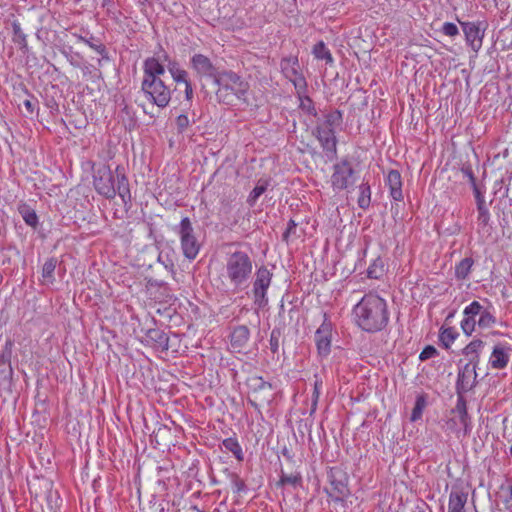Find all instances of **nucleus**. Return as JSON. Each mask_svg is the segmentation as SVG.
Returning a JSON list of instances; mask_svg holds the SVG:
<instances>
[{
    "instance_id": "603ef678",
    "label": "nucleus",
    "mask_w": 512,
    "mask_h": 512,
    "mask_svg": "<svg viewBox=\"0 0 512 512\" xmlns=\"http://www.w3.org/2000/svg\"><path fill=\"white\" fill-rule=\"evenodd\" d=\"M296 227H297V224L294 220H290L287 224V228L285 230V232L283 233V239L284 240H288V237L291 235V234H294L295 233V230H296Z\"/></svg>"
},
{
    "instance_id": "cd10ccee",
    "label": "nucleus",
    "mask_w": 512,
    "mask_h": 512,
    "mask_svg": "<svg viewBox=\"0 0 512 512\" xmlns=\"http://www.w3.org/2000/svg\"><path fill=\"white\" fill-rule=\"evenodd\" d=\"M480 311L481 312L478 314L479 319L477 320V325L482 329L493 327L496 323L495 315L488 308H484L482 304Z\"/></svg>"
},
{
    "instance_id": "dca6fc26",
    "label": "nucleus",
    "mask_w": 512,
    "mask_h": 512,
    "mask_svg": "<svg viewBox=\"0 0 512 512\" xmlns=\"http://www.w3.org/2000/svg\"><path fill=\"white\" fill-rule=\"evenodd\" d=\"M480 308L481 303L476 300L472 301L464 308L460 327L466 336H471L475 332L477 326L476 317L481 312Z\"/></svg>"
},
{
    "instance_id": "58836bf2",
    "label": "nucleus",
    "mask_w": 512,
    "mask_h": 512,
    "mask_svg": "<svg viewBox=\"0 0 512 512\" xmlns=\"http://www.w3.org/2000/svg\"><path fill=\"white\" fill-rule=\"evenodd\" d=\"M168 70L174 82H176L177 84L183 83L184 85H186V83L190 82L188 79V73L185 70L177 67L175 64L169 66Z\"/></svg>"
},
{
    "instance_id": "c9c22d12",
    "label": "nucleus",
    "mask_w": 512,
    "mask_h": 512,
    "mask_svg": "<svg viewBox=\"0 0 512 512\" xmlns=\"http://www.w3.org/2000/svg\"><path fill=\"white\" fill-rule=\"evenodd\" d=\"M342 121V114L340 111H333L330 113H327L324 116V120L320 122L318 125H321L326 128L334 129L337 125H339Z\"/></svg>"
},
{
    "instance_id": "8fccbe9b",
    "label": "nucleus",
    "mask_w": 512,
    "mask_h": 512,
    "mask_svg": "<svg viewBox=\"0 0 512 512\" xmlns=\"http://www.w3.org/2000/svg\"><path fill=\"white\" fill-rule=\"evenodd\" d=\"M438 355L437 349L432 345H427L420 353L419 359L421 361L428 360Z\"/></svg>"
},
{
    "instance_id": "ea45409f",
    "label": "nucleus",
    "mask_w": 512,
    "mask_h": 512,
    "mask_svg": "<svg viewBox=\"0 0 512 512\" xmlns=\"http://www.w3.org/2000/svg\"><path fill=\"white\" fill-rule=\"evenodd\" d=\"M426 407V399L423 395H419L416 398L415 405L413 407L410 420L412 422H415L419 419H421L423 411Z\"/></svg>"
},
{
    "instance_id": "c03bdc74",
    "label": "nucleus",
    "mask_w": 512,
    "mask_h": 512,
    "mask_svg": "<svg viewBox=\"0 0 512 512\" xmlns=\"http://www.w3.org/2000/svg\"><path fill=\"white\" fill-rule=\"evenodd\" d=\"M441 33L448 37H456L459 35V29L455 23L444 22L440 29Z\"/></svg>"
},
{
    "instance_id": "37998d69",
    "label": "nucleus",
    "mask_w": 512,
    "mask_h": 512,
    "mask_svg": "<svg viewBox=\"0 0 512 512\" xmlns=\"http://www.w3.org/2000/svg\"><path fill=\"white\" fill-rule=\"evenodd\" d=\"M147 336L158 343L160 346L167 345L168 338L166 334L157 329H150L147 332Z\"/></svg>"
},
{
    "instance_id": "412c9836",
    "label": "nucleus",
    "mask_w": 512,
    "mask_h": 512,
    "mask_svg": "<svg viewBox=\"0 0 512 512\" xmlns=\"http://www.w3.org/2000/svg\"><path fill=\"white\" fill-rule=\"evenodd\" d=\"M13 369L9 359L0 356V392L11 389Z\"/></svg>"
},
{
    "instance_id": "7c9ffc66",
    "label": "nucleus",
    "mask_w": 512,
    "mask_h": 512,
    "mask_svg": "<svg viewBox=\"0 0 512 512\" xmlns=\"http://www.w3.org/2000/svg\"><path fill=\"white\" fill-rule=\"evenodd\" d=\"M19 213L21 215V217L23 218L24 222L33 227V228H36L37 225H38V216L35 212L34 209L30 208L28 205L26 204H23V205H20L19 208Z\"/></svg>"
},
{
    "instance_id": "13d9d810",
    "label": "nucleus",
    "mask_w": 512,
    "mask_h": 512,
    "mask_svg": "<svg viewBox=\"0 0 512 512\" xmlns=\"http://www.w3.org/2000/svg\"><path fill=\"white\" fill-rule=\"evenodd\" d=\"M110 3V0H101V6L105 7Z\"/></svg>"
},
{
    "instance_id": "f704fd0d",
    "label": "nucleus",
    "mask_w": 512,
    "mask_h": 512,
    "mask_svg": "<svg viewBox=\"0 0 512 512\" xmlns=\"http://www.w3.org/2000/svg\"><path fill=\"white\" fill-rule=\"evenodd\" d=\"M477 212H478L477 225H478L479 230L488 231L487 228L489 227V224H490L489 209L485 205V206L477 207Z\"/></svg>"
},
{
    "instance_id": "2eb2a0df",
    "label": "nucleus",
    "mask_w": 512,
    "mask_h": 512,
    "mask_svg": "<svg viewBox=\"0 0 512 512\" xmlns=\"http://www.w3.org/2000/svg\"><path fill=\"white\" fill-rule=\"evenodd\" d=\"M314 136L319 141L323 151L328 157L336 156L337 152V139L335 136V130L317 125L314 132Z\"/></svg>"
},
{
    "instance_id": "1a4fd4ad",
    "label": "nucleus",
    "mask_w": 512,
    "mask_h": 512,
    "mask_svg": "<svg viewBox=\"0 0 512 512\" xmlns=\"http://www.w3.org/2000/svg\"><path fill=\"white\" fill-rule=\"evenodd\" d=\"M281 72L295 87L297 95L306 93L307 82L300 72L299 61L296 56L285 57L280 62Z\"/></svg>"
},
{
    "instance_id": "aec40b11",
    "label": "nucleus",
    "mask_w": 512,
    "mask_h": 512,
    "mask_svg": "<svg viewBox=\"0 0 512 512\" xmlns=\"http://www.w3.org/2000/svg\"><path fill=\"white\" fill-rule=\"evenodd\" d=\"M331 491L328 493L329 497L335 502H343L344 499L350 494L346 479H336L331 475Z\"/></svg>"
},
{
    "instance_id": "09e8293b",
    "label": "nucleus",
    "mask_w": 512,
    "mask_h": 512,
    "mask_svg": "<svg viewBox=\"0 0 512 512\" xmlns=\"http://www.w3.org/2000/svg\"><path fill=\"white\" fill-rule=\"evenodd\" d=\"M460 171L463 174V176L465 178H467V180L469 181L471 187H474V186L478 185L477 182H476V178L474 176L473 170H472L470 165H463L461 167Z\"/></svg>"
},
{
    "instance_id": "49530a36",
    "label": "nucleus",
    "mask_w": 512,
    "mask_h": 512,
    "mask_svg": "<svg viewBox=\"0 0 512 512\" xmlns=\"http://www.w3.org/2000/svg\"><path fill=\"white\" fill-rule=\"evenodd\" d=\"M63 54L71 65L78 68L81 67L82 57L79 53H73L70 50L69 52L63 51Z\"/></svg>"
},
{
    "instance_id": "c756f323",
    "label": "nucleus",
    "mask_w": 512,
    "mask_h": 512,
    "mask_svg": "<svg viewBox=\"0 0 512 512\" xmlns=\"http://www.w3.org/2000/svg\"><path fill=\"white\" fill-rule=\"evenodd\" d=\"M358 206L362 209H367L371 203V188L368 182H362L359 185V197L357 200Z\"/></svg>"
},
{
    "instance_id": "39448f33",
    "label": "nucleus",
    "mask_w": 512,
    "mask_h": 512,
    "mask_svg": "<svg viewBox=\"0 0 512 512\" xmlns=\"http://www.w3.org/2000/svg\"><path fill=\"white\" fill-rule=\"evenodd\" d=\"M215 84L218 85L216 95L220 100L229 103L228 92H231L237 99L247 102L249 84L235 72L228 71L219 74Z\"/></svg>"
},
{
    "instance_id": "e433bc0d",
    "label": "nucleus",
    "mask_w": 512,
    "mask_h": 512,
    "mask_svg": "<svg viewBox=\"0 0 512 512\" xmlns=\"http://www.w3.org/2000/svg\"><path fill=\"white\" fill-rule=\"evenodd\" d=\"M384 273V262L378 257L376 258L367 269V276L371 279H379Z\"/></svg>"
},
{
    "instance_id": "864d4df0",
    "label": "nucleus",
    "mask_w": 512,
    "mask_h": 512,
    "mask_svg": "<svg viewBox=\"0 0 512 512\" xmlns=\"http://www.w3.org/2000/svg\"><path fill=\"white\" fill-rule=\"evenodd\" d=\"M184 86H185V90H184L185 100L188 103H191V101L193 99V95H194L192 84H191V82H189V83H186V85H184Z\"/></svg>"
},
{
    "instance_id": "4d7b16f0",
    "label": "nucleus",
    "mask_w": 512,
    "mask_h": 512,
    "mask_svg": "<svg viewBox=\"0 0 512 512\" xmlns=\"http://www.w3.org/2000/svg\"><path fill=\"white\" fill-rule=\"evenodd\" d=\"M507 491H508V496L505 499L506 503L512 501V478L507 479Z\"/></svg>"
},
{
    "instance_id": "f8f14e48",
    "label": "nucleus",
    "mask_w": 512,
    "mask_h": 512,
    "mask_svg": "<svg viewBox=\"0 0 512 512\" xmlns=\"http://www.w3.org/2000/svg\"><path fill=\"white\" fill-rule=\"evenodd\" d=\"M315 343L317 353L321 358H326L331 352L332 344V323L324 314V320L315 332Z\"/></svg>"
},
{
    "instance_id": "a19ab883",
    "label": "nucleus",
    "mask_w": 512,
    "mask_h": 512,
    "mask_svg": "<svg viewBox=\"0 0 512 512\" xmlns=\"http://www.w3.org/2000/svg\"><path fill=\"white\" fill-rule=\"evenodd\" d=\"M267 189V182H258L257 185L254 187V189L250 192L248 196V203L249 205L253 206L258 198L266 191Z\"/></svg>"
},
{
    "instance_id": "20e7f679",
    "label": "nucleus",
    "mask_w": 512,
    "mask_h": 512,
    "mask_svg": "<svg viewBox=\"0 0 512 512\" xmlns=\"http://www.w3.org/2000/svg\"><path fill=\"white\" fill-rule=\"evenodd\" d=\"M253 261L244 251H235L227 255L222 277L224 283L239 292L248 286L252 276Z\"/></svg>"
},
{
    "instance_id": "4be33fe9",
    "label": "nucleus",
    "mask_w": 512,
    "mask_h": 512,
    "mask_svg": "<svg viewBox=\"0 0 512 512\" xmlns=\"http://www.w3.org/2000/svg\"><path fill=\"white\" fill-rule=\"evenodd\" d=\"M468 494L462 490H452L449 495L448 512H465Z\"/></svg>"
},
{
    "instance_id": "ddd939ff",
    "label": "nucleus",
    "mask_w": 512,
    "mask_h": 512,
    "mask_svg": "<svg viewBox=\"0 0 512 512\" xmlns=\"http://www.w3.org/2000/svg\"><path fill=\"white\" fill-rule=\"evenodd\" d=\"M248 385L255 396L254 399H248V403L253 408L259 409L258 400L267 403L271 401L273 389L271 383L264 381L262 377H252L249 379Z\"/></svg>"
},
{
    "instance_id": "b1692460",
    "label": "nucleus",
    "mask_w": 512,
    "mask_h": 512,
    "mask_svg": "<svg viewBox=\"0 0 512 512\" xmlns=\"http://www.w3.org/2000/svg\"><path fill=\"white\" fill-rule=\"evenodd\" d=\"M484 345L485 343L482 340L474 339L463 348V355L470 358L468 363H476L478 365L480 353Z\"/></svg>"
},
{
    "instance_id": "3c124183",
    "label": "nucleus",
    "mask_w": 512,
    "mask_h": 512,
    "mask_svg": "<svg viewBox=\"0 0 512 512\" xmlns=\"http://www.w3.org/2000/svg\"><path fill=\"white\" fill-rule=\"evenodd\" d=\"M473 193L475 196L477 207L485 206V197H484V191L480 188L479 185H476L472 187Z\"/></svg>"
},
{
    "instance_id": "9d476101",
    "label": "nucleus",
    "mask_w": 512,
    "mask_h": 512,
    "mask_svg": "<svg viewBox=\"0 0 512 512\" xmlns=\"http://www.w3.org/2000/svg\"><path fill=\"white\" fill-rule=\"evenodd\" d=\"M459 24L463 30L466 44L477 53L483 44L486 23L484 21H459Z\"/></svg>"
},
{
    "instance_id": "5fc2aeb1",
    "label": "nucleus",
    "mask_w": 512,
    "mask_h": 512,
    "mask_svg": "<svg viewBox=\"0 0 512 512\" xmlns=\"http://www.w3.org/2000/svg\"><path fill=\"white\" fill-rule=\"evenodd\" d=\"M270 346H271V350L273 352H277L278 350V338L274 336V331L271 333V338H270Z\"/></svg>"
},
{
    "instance_id": "393cba45",
    "label": "nucleus",
    "mask_w": 512,
    "mask_h": 512,
    "mask_svg": "<svg viewBox=\"0 0 512 512\" xmlns=\"http://www.w3.org/2000/svg\"><path fill=\"white\" fill-rule=\"evenodd\" d=\"M459 337V333L454 327H442L439 332V341L445 349H450L452 344Z\"/></svg>"
},
{
    "instance_id": "4468645a",
    "label": "nucleus",
    "mask_w": 512,
    "mask_h": 512,
    "mask_svg": "<svg viewBox=\"0 0 512 512\" xmlns=\"http://www.w3.org/2000/svg\"><path fill=\"white\" fill-rule=\"evenodd\" d=\"M476 363H466L462 368L459 369L456 390L457 395H462L470 391L476 385L477 379V368Z\"/></svg>"
},
{
    "instance_id": "bb28decb",
    "label": "nucleus",
    "mask_w": 512,
    "mask_h": 512,
    "mask_svg": "<svg viewBox=\"0 0 512 512\" xmlns=\"http://www.w3.org/2000/svg\"><path fill=\"white\" fill-rule=\"evenodd\" d=\"M57 266V260L55 258H49L45 261L41 270L42 282L44 284H53L55 281L54 272Z\"/></svg>"
},
{
    "instance_id": "79ce46f5",
    "label": "nucleus",
    "mask_w": 512,
    "mask_h": 512,
    "mask_svg": "<svg viewBox=\"0 0 512 512\" xmlns=\"http://www.w3.org/2000/svg\"><path fill=\"white\" fill-rule=\"evenodd\" d=\"M298 98L300 100V108L304 112L314 116L317 114L313 101L309 97L305 96V93H303L301 96L298 95Z\"/></svg>"
},
{
    "instance_id": "4c0bfd02",
    "label": "nucleus",
    "mask_w": 512,
    "mask_h": 512,
    "mask_svg": "<svg viewBox=\"0 0 512 512\" xmlns=\"http://www.w3.org/2000/svg\"><path fill=\"white\" fill-rule=\"evenodd\" d=\"M77 39L83 43H85L86 45H88V47H90L91 49H93L95 52H97L99 55L102 56V59H105V60H109V57H108V53H107V50H106V47L102 44V43H95L93 42V38L91 39H86L85 37L81 36V35H78L77 36Z\"/></svg>"
},
{
    "instance_id": "6e6d98bb",
    "label": "nucleus",
    "mask_w": 512,
    "mask_h": 512,
    "mask_svg": "<svg viewBox=\"0 0 512 512\" xmlns=\"http://www.w3.org/2000/svg\"><path fill=\"white\" fill-rule=\"evenodd\" d=\"M23 105L28 111V113L32 114L34 112L35 104L30 99L24 100Z\"/></svg>"
},
{
    "instance_id": "bf43d9fd",
    "label": "nucleus",
    "mask_w": 512,
    "mask_h": 512,
    "mask_svg": "<svg viewBox=\"0 0 512 512\" xmlns=\"http://www.w3.org/2000/svg\"><path fill=\"white\" fill-rule=\"evenodd\" d=\"M509 455L512 457V445L509 448Z\"/></svg>"
},
{
    "instance_id": "9b49d317",
    "label": "nucleus",
    "mask_w": 512,
    "mask_h": 512,
    "mask_svg": "<svg viewBox=\"0 0 512 512\" xmlns=\"http://www.w3.org/2000/svg\"><path fill=\"white\" fill-rule=\"evenodd\" d=\"M354 169L348 160H342L333 166L331 186L334 191L347 189L354 184Z\"/></svg>"
},
{
    "instance_id": "0eeeda50",
    "label": "nucleus",
    "mask_w": 512,
    "mask_h": 512,
    "mask_svg": "<svg viewBox=\"0 0 512 512\" xmlns=\"http://www.w3.org/2000/svg\"><path fill=\"white\" fill-rule=\"evenodd\" d=\"M175 231L179 236L184 257L190 261L194 260L200 252L201 243L195 235L191 220L188 217L182 218Z\"/></svg>"
},
{
    "instance_id": "423d86ee",
    "label": "nucleus",
    "mask_w": 512,
    "mask_h": 512,
    "mask_svg": "<svg viewBox=\"0 0 512 512\" xmlns=\"http://www.w3.org/2000/svg\"><path fill=\"white\" fill-rule=\"evenodd\" d=\"M450 414L451 417L446 420L444 425L445 431L455 434L457 438L470 435L473 424L463 395L457 396L456 405Z\"/></svg>"
},
{
    "instance_id": "7ed1b4c3",
    "label": "nucleus",
    "mask_w": 512,
    "mask_h": 512,
    "mask_svg": "<svg viewBox=\"0 0 512 512\" xmlns=\"http://www.w3.org/2000/svg\"><path fill=\"white\" fill-rule=\"evenodd\" d=\"M120 166H117V186L115 178L109 165L101 164L92 166L93 186L96 192L106 199H113L118 194L124 205L131 202V193L128 179L124 173H120Z\"/></svg>"
},
{
    "instance_id": "473e14b6",
    "label": "nucleus",
    "mask_w": 512,
    "mask_h": 512,
    "mask_svg": "<svg viewBox=\"0 0 512 512\" xmlns=\"http://www.w3.org/2000/svg\"><path fill=\"white\" fill-rule=\"evenodd\" d=\"M314 384H313V391L311 395V414L314 413L317 410L318 401L322 392V386L323 382L322 379L315 374L314 375Z\"/></svg>"
},
{
    "instance_id": "de8ad7c7",
    "label": "nucleus",
    "mask_w": 512,
    "mask_h": 512,
    "mask_svg": "<svg viewBox=\"0 0 512 512\" xmlns=\"http://www.w3.org/2000/svg\"><path fill=\"white\" fill-rule=\"evenodd\" d=\"M191 124V121L187 114H180L176 118V126L179 132H184Z\"/></svg>"
},
{
    "instance_id": "a18cd8bd",
    "label": "nucleus",
    "mask_w": 512,
    "mask_h": 512,
    "mask_svg": "<svg viewBox=\"0 0 512 512\" xmlns=\"http://www.w3.org/2000/svg\"><path fill=\"white\" fill-rule=\"evenodd\" d=\"M301 476L299 474L285 475L283 474L280 478V483L283 485H291L296 487L301 484Z\"/></svg>"
},
{
    "instance_id": "f03ea898",
    "label": "nucleus",
    "mask_w": 512,
    "mask_h": 512,
    "mask_svg": "<svg viewBox=\"0 0 512 512\" xmlns=\"http://www.w3.org/2000/svg\"><path fill=\"white\" fill-rule=\"evenodd\" d=\"M164 75L165 67L157 58L149 57L144 61L141 92L150 104L160 109L169 105L173 92L162 79Z\"/></svg>"
},
{
    "instance_id": "6e6552de",
    "label": "nucleus",
    "mask_w": 512,
    "mask_h": 512,
    "mask_svg": "<svg viewBox=\"0 0 512 512\" xmlns=\"http://www.w3.org/2000/svg\"><path fill=\"white\" fill-rule=\"evenodd\" d=\"M273 274L265 266L256 270L255 279L249 295L253 299V304L257 309H263L268 305L267 291L271 285Z\"/></svg>"
},
{
    "instance_id": "6ab92c4d",
    "label": "nucleus",
    "mask_w": 512,
    "mask_h": 512,
    "mask_svg": "<svg viewBox=\"0 0 512 512\" xmlns=\"http://www.w3.org/2000/svg\"><path fill=\"white\" fill-rule=\"evenodd\" d=\"M386 185L389 188L390 196L395 201L403 200L402 178L398 170H390L386 177Z\"/></svg>"
},
{
    "instance_id": "72a5a7b5",
    "label": "nucleus",
    "mask_w": 512,
    "mask_h": 512,
    "mask_svg": "<svg viewBox=\"0 0 512 512\" xmlns=\"http://www.w3.org/2000/svg\"><path fill=\"white\" fill-rule=\"evenodd\" d=\"M312 52L316 59L325 60L327 63L333 62V57L323 41L315 44Z\"/></svg>"
},
{
    "instance_id": "c85d7f7f",
    "label": "nucleus",
    "mask_w": 512,
    "mask_h": 512,
    "mask_svg": "<svg viewBox=\"0 0 512 512\" xmlns=\"http://www.w3.org/2000/svg\"><path fill=\"white\" fill-rule=\"evenodd\" d=\"M222 445L227 451L231 452L238 461H243V459H244L243 450H242V447L239 444L237 438H235V437L226 438L222 441Z\"/></svg>"
},
{
    "instance_id": "5701e85b",
    "label": "nucleus",
    "mask_w": 512,
    "mask_h": 512,
    "mask_svg": "<svg viewBox=\"0 0 512 512\" xmlns=\"http://www.w3.org/2000/svg\"><path fill=\"white\" fill-rule=\"evenodd\" d=\"M249 338V329L244 325L237 326L233 329L231 333V346L234 349L240 351L248 343Z\"/></svg>"
},
{
    "instance_id": "2f4dec72",
    "label": "nucleus",
    "mask_w": 512,
    "mask_h": 512,
    "mask_svg": "<svg viewBox=\"0 0 512 512\" xmlns=\"http://www.w3.org/2000/svg\"><path fill=\"white\" fill-rule=\"evenodd\" d=\"M12 29H13V38H12L13 42L15 44H17L20 47V49H26L28 46L27 36L22 31L20 23L17 21H14L12 23Z\"/></svg>"
},
{
    "instance_id": "f257e3e1",
    "label": "nucleus",
    "mask_w": 512,
    "mask_h": 512,
    "mask_svg": "<svg viewBox=\"0 0 512 512\" xmlns=\"http://www.w3.org/2000/svg\"><path fill=\"white\" fill-rule=\"evenodd\" d=\"M356 325L368 333H376L386 328L390 313L384 298L375 293L365 294L353 307Z\"/></svg>"
},
{
    "instance_id": "f3484780",
    "label": "nucleus",
    "mask_w": 512,
    "mask_h": 512,
    "mask_svg": "<svg viewBox=\"0 0 512 512\" xmlns=\"http://www.w3.org/2000/svg\"><path fill=\"white\" fill-rule=\"evenodd\" d=\"M191 66L200 77L211 78L215 82L219 76L211 60L203 54L193 55L191 58Z\"/></svg>"
},
{
    "instance_id": "a211bd4d",
    "label": "nucleus",
    "mask_w": 512,
    "mask_h": 512,
    "mask_svg": "<svg viewBox=\"0 0 512 512\" xmlns=\"http://www.w3.org/2000/svg\"><path fill=\"white\" fill-rule=\"evenodd\" d=\"M509 351L510 349L503 344L495 345L488 361L491 368L497 370L506 368L510 360Z\"/></svg>"
},
{
    "instance_id": "a878e982",
    "label": "nucleus",
    "mask_w": 512,
    "mask_h": 512,
    "mask_svg": "<svg viewBox=\"0 0 512 512\" xmlns=\"http://www.w3.org/2000/svg\"><path fill=\"white\" fill-rule=\"evenodd\" d=\"M474 260L471 257H465L455 265V277L458 280H466L472 270Z\"/></svg>"
}]
</instances>
